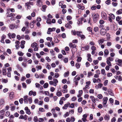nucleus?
<instances>
[{
    "label": "nucleus",
    "mask_w": 122,
    "mask_h": 122,
    "mask_svg": "<svg viewBox=\"0 0 122 122\" xmlns=\"http://www.w3.org/2000/svg\"><path fill=\"white\" fill-rule=\"evenodd\" d=\"M87 29L89 32H92V29L91 27H88L87 28Z\"/></svg>",
    "instance_id": "obj_47"
},
{
    "label": "nucleus",
    "mask_w": 122,
    "mask_h": 122,
    "mask_svg": "<svg viewBox=\"0 0 122 122\" xmlns=\"http://www.w3.org/2000/svg\"><path fill=\"white\" fill-rule=\"evenodd\" d=\"M49 98L48 97H46L44 99V101L46 102H48L49 100Z\"/></svg>",
    "instance_id": "obj_37"
},
{
    "label": "nucleus",
    "mask_w": 122,
    "mask_h": 122,
    "mask_svg": "<svg viewBox=\"0 0 122 122\" xmlns=\"http://www.w3.org/2000/svg\"><path fill=\"white\" fill-rule=\"evenodd\" d=\"M54 50L57 52L58 53L59 52V49L57 47H55L54 49Z\"/></svg>",
    "instance_id": "obj_50"
},
{
    "label": "nucleus",
    "mask_w": 122,
    "mask_h": 122,
    "mask_svg": "<svg viewBox=\"0 0 122 122\" xmlns=\"http://www.w3.org/2000/svg\"><path fill=\"white\" fill-rule=\"evenodd\" d=\"M65 26L66 27L68 28H71V25H70L69 23H68L65 25Z\"/></svg>",
    "instance_id": "obj_23"
},
{
    "label": "nucleus",
    "mask_w": 122,
    "mask_h": 122,
    "mask_svg": "<svg viewBox=\"0 0 122 122\" xmlns=\"http://www.w3.org/2000/svg\"><path fill=\"white\" fill-rule=\"evenodd\" d=\"M109 16L112 19H114L115 18V16L114 15L112 14H110L109 15Z\"/></svg>",
    "instance_id": "obj_36"
},
{
    "label": "nucleus",
    "mask_w": 122,
    "mask_h": 122,
    "mask_svg": "<svg viewBox=\"0 0 122 122\" xmlns=\"http://www.w3.org/2000/svg\"><path fill=\"white\" fill-rule=\"evenodd\" d=\"M15 27V25L12 24L10 25L9 26V28L11 29H13Z\"/></svg>",
    "instance_id": "obj_17"
},
{
    "label": "nucleus",
    "mask_w": 122,
    "mask_h": 122,
    "mask_svg": "<svg viewBox=\"0 0 122 122\" xmlns=\"http://www.w3.org/2000/svg\"><path fill=\"white\" fill-rule=\"evenodd\" d=\"M77 7L79 9L83 10L85 9V7L83 6H81V4H78L77 5Z\"/></svg>",
    "instance_id": "obj_8"
},
{
    "label": "nucleus",
    "mask_w": 122,
    "mask_h": 122,
    "mask_svg": "<svg viewBox=\"0 0 122 122\" xmlns=\"http://www.w3.org/2000/svg\"><path fill=\"white\" fill-rule=\"evenodd\" d=\"M81 59L82 58L81 57H78L76 61L78 62H80L81 61Z\"/></svg>",
    "instance_id": "obj_42"
},
{
    "label": "nucleus",
    "mask_w": 122,
    "mask_h": 122,
    "mask_svg": "<svg viewBox=\"0 0 122 122\" xmlns=\"http://www.w3.org/2000/svg\"><path fill=\"white\" fill-rule=\"evenodd\" d=\"M107 91L110 95L112 96H114V94L112 92V90L110 89H108L107 90Z\"/></svg>",
    "instance_id": "obj_10"
},
{
    "label": "nucleus",
    "mask_w": 122,
    "mask_h": 122,
    "mask_svg": "<svg viewBox=\"0 0 122 122\" xmlns=\"http://www.w3.org/2000/svg\"><path fill=\"white\" fill-rule=\"evenodd\" d=\"M15 16V15L13 13H11L9 14V15H7V17H10L11 16L12 17H14Z\"/></svg>",
    "instance_id": "obj_35"
},
{
    "label": "nucleus",
    "mask_w": 122,
    "mask_h": 122,
    "mask_svg": "<svg viewBox=\"0 0 122 122\" xmlns=\"http://www.w3.org/2000/svg\"><path fill=\"white\" fill-rule=\"evenodd\" d=\"M46 40L48 41H50V42H51L52 41V38L51 37H48L46 38Z\"/></svg>",
    "instance_id": "obj_59"
},
{
    "label": "nucleus",
    "mask_w": 122,
    "mask_h": 122,
    "mask_svg": "<svg viewBox=\"0 0 122 122\" xmlns=\"http://www.w3.org/2000/svg\"><path fill=\"white\" fill-rule=\"evenodd\" d=\"M37 46V44L36 42H34L32 43L31 46V47L32 48H34L36 47Z\"/></svg>",
    "instance_id": "obj_20"
},
{
    "label": "nucleus",
    "mask_w": 122,
    "mask_h": 122,
    "mask_svg": "<svg viewBox=\"0 0 122 122\" xmlns=\"http://www.w3.org/2000/svg\"><path fill=\"white\" fill-rule=\"evenodd\" d=\"M99 18V15L98 13L95 14L93 16V20L94 23H96Z\"/></svg>",
    "instance_id": "obj_2"
},
{
    "label": "nucleus",
    "mask_w": 122,
    "mask_h": 122,
    "mask_svg": "<svg viewBox=\"0 0 122 122\" xmlns=\"http://www.w3.org/2000/svg\"><path fill=\"white\" fill-rule=\"evenodd\" d=\"M48 83H46L44 84L43 85V87L45 88H47L48 87Z\"/></svg>",
    "instance_id": "obj_30"
},
{
    "label": "nucleus",
    "mask_w": 122,
    "mask_h": 122,
    "mask_svg": "<svg viewBox=\"0 0 122 122\" xmlns=\"http://www.w3.org/2000/svg\"><path fill=\"white\" fill-rule=\"evenodd\" d=\"M69 115V114L68 112H66L64 115V117H68Z\"/></svg>",
    "instance_id": "obj_60"
},
{
    "label": "nucleus",
    "mask_w": 122,
    "mask_h": 122,
    "mask_svg": "<svg viewBox=\"0 0 122 122\" xmlns=\"http://www.w3.org/2000/svg\"><path fill=\"white\" fill-rule=\"evenodd\" d=\"M82 108L81 107H79L78 109V112L80 113L82 112Z\"/></svg>",
    "instance_id": "obj_24"
},
{
    "label": "nucleus",
    "mask_w": 122,
    "mask_h": 122,
    "mask_svg": "<svg viewBox=\"0 0 122 122\" xmlns=\"http://www.w3.org/2000/svg\"><path fill=\"white\" fill-rule=\"evenodd\" d=\"M94 30L95 32H96L98 31V28L97 27H95L94 28Z\"/></svg>",
    "instance_id": "obj_64"
},
{
    "label": "nucleus",
    "mask_w": 122,
    "mask_h": 122,
    "mask_svg": "<svg viewBox=\"0 0 122 122\" xmlns=\"http://www.w3.org/2000/svg\"><path fill=\"white\" fill-rule=\"evenodd\" d=\"M22 87L23 88L26 89V84L24 82H23L22 83Z\"/></svg>",
    "instance_id": "obj_32"
},
{
    "label": "nucleus",
    "mask_w": 122,
    "mask_h": 122,
    "mask_svg": "<svg viewBox=\"0 0 122 122\" xmlns=\"http://www.w3.org/2000/svg\"><path fill=\"white\" fill-rule=\"evenodd\" d=\"M50 52L51 53V54L52 55L54 56L55 55V52L53 50L51 49L50 51Z\"/></svg>",
    "instance_id": "obj_56"
},
{
    "label": "nucleus",
    "mask_w": 122,
    "mask_h": 122,
    "mask_svg": "<svg viewBox=\"0 0 122 122\" xmlns=\"http://www.w3.org/2000/svg\"><path fill=\"white\" fill-rule=\"evenodd\" d=\"M91 49L92 51H95L96 50V48L95 46H92L91 47Z\"/></svg>",
    "instance_id": "obj_62"
},
{
    "label": "nucleus",
    "mask_w": 122,
    "mask_h": 122,
    "mask_svg": "<svg viewBox=\"0 0 122 122\" xmlns=\"http://www.w3.org/2000/svg\"><path fill=\"white\" fill-rule=\"evenodd\" d=\"M82 34L81 31H77L76 33V35L78 37H80Z\"/></svg>",
    "instance_id": "obj_19"
},
{
    "label": "nucleus",
    "mask_w": 122,
    "mask_h": 122,
    "mask_svg": "<svg viewBox=\"0 0 122 122\" xmlns=\"http://www.w3.org/2000/svg\"><path fill=\"white\" fill-rule=\"evenodd\" d=\"M80 37L81 39L82 40H83L85 38V37L82 34Z\"/></svg>",
    "instance_id": "obj_54"
},
{
    "label": "nucleus",
    "mask_w": 122,
    "mask_h": 122,
    "mask_svg": "<svg viewBox=\"0 0 122 122\" xmlns=\"http://www.w3.org/2000/svg\"><path fill=\"white\" fill-rule=\"evenodd\" d=\"M42 4L41 3V0H37V5L38 6H40Z\"/></svg>",
    "instance_id": "obj_25"
},
{
    "label": "nucleus",
    "mask_w": 122,
    "mask_h": 122,
    "mask_svg": "<svg viewBox=\"0 0 122 122\" xmlns=\"http://www.w3.org/2000/svg\"><path fill=\"white\" fill-rule=\"evenodd\" d=\"M80 79V76L78 77L77 75L73 79V82L75 83L76 86L78 85V81Z\"/></svg>",
    "instance_id": "obj_1"
},
{
    "label": "nucleus",
    "mask_w": 122,
    "mask_h": 122,
    "mask_svg": "<svg viewBox=\"0 0 122 122\" xmlns=\"http://www.w3.org/2000/svg\"><path fill=\"white\" fill-rule=\"evenodd\" d=\"M69 46L70 47L73 48H76V45L75 44H72L71 43H69Z\"/></svg>",
    "instance_id": "obj_11"
},
{
    "label": "nucleus",
    "mask_w": 122,
    "mask_h": 122,
    "mask_svg": "<svg viewBox=\"0 0 122 122\" xmlns=\"http://www.w3.org/2000/svg\"><path fill=\"white\" fill-rule=\"evenodd\" d=\"M105 71L104 69H102L101 70V73L104 75H106V74L105 73Z\"/></svg>",
    "instance_id": "obj_33"
},
{
    "label": "nucleus",
    "mask_w": 122,
    "mask_h": 122,
    "mask_svg": "<svg viewBox=\"0 0 122 122\" xmlns=\"http://www.w3.org/2000/svg\"><path fill=\"white\" fill-rule=\"evenodd\" d=\"M72 17L70 15L66 17L67 20V21H69L72 19Z\"/></svg>",
    "instance_id": "obj_40"
},
{
    "label": "nucleus",
    "mask_w": 122,
    "mask_h": 122,
    "mask_svg": "<svg viewBox=\"0 0 122 122\" xmlns=\"http://www.w3.org/2000/svg\"><path fill=\"white\" fill-rule=\"evenodd\" d=\"M6 38V36L5 35L3 34L1 36V39L0 41V42L3 43H5L4 40Z\"/></svg>",
    "instance_id": "obj_5"
},
{
    "label": "nucleus",
    "mask_w": 122,
    "mask_h": 122,
    "mask_svg": "<svg viewBox=\"0 0 122 122\" xmlns=\"http://www.w3.org/2000/svg\"><path fill=\"white\" fill-rule=\"evenodd\" d=\"M68 58L67 57H66L64 60V61L65 63H67L68 62Z\"/></svg>",
    "instance_id": "obj_48"
},
{
    "label": "nucleus",
    "mask_w": 122,
    "mask_h": 122,
    "mask_svg": "<svg viewBox=\"0 0 122 122\" xmlns=\"http://www.w3.org/2000/svg\"><path fill=\"white\" fill-rule=\"evenodd\" d=\"M68 107V104H66L64 105V106L62 107V109H67Z\"/></svg>",
    "instance_id": "obj_51"
},
{
    "label": "nucleus",
    "mask_w": 122,
    "mask_h": 122,
    "mask_svg": "<svg viewBox=\"0 0 122 122\" xmlns=\"http://www.w3.org/2000/svg\"><path fill=\"white\" fill-rule=\"evenodd\" d=\"M109 54V51L108 50L106 49L104 51V56H107Z\"/></svg>",
    "instance_id": "obj_13"
},
{
    "label": "nucleus",
    "mask_w": 122,
    "mask_h": 122,
    "mask_svg": "<svg viewBox=\"0 0 122 122\" xmlns=\"http://www.w3.org/2000/svg\"><path fill=\"white\" fill-rule=\"evenodd\" d=\"M5 111V109H3L0 111V115H3Z\"/></svg>",
    "instance_id": "obj_16"
},
{
    "label": "nucleus",
    "mask_w": 122,
    "mask_h": 122,
    "mask_svg": "<svg viewBox=\"0 0 122 122\" xmlns=\"http://www.w3.org/2000/svg\"><path fill=\"white\" fill-rule=\"evenodd\" d=\"M80 65L81 64L78 62L76 63L75 64V66L77 69H79L80 68Z\"/></svg>",
    "instance_id": "obj_28"
},
{
    "label": "nucleus",
    "mask_w": 122,
    "mask_h": 122,
    "mask_svg": "<svg viewBox=\"0 0 122 122\" xmlns=\"http://www.w3.org/2000/svg\"><path fill=\"white\" fill-rule=\"evenodd\" d=\"M121 17H120L119 16H117L116 17V21H119L121 19Z\"/></svg>",
    "instance_id": "obj_63"
},
{
    "label": "nucleus",
    "mask_w": 122,
    "mask_h": 122,
    "mask_svg": "<svg viewBox=\"0 0 122 122\" xmlns=\"http://www.w3.org/2000/svg\"><path fill=\"white\" fill-rule=\"evenodd\" d=\"M101 16L103 19L104 20H107V17L106 14L104 11H102L101 13Z\"/></svg>",
    "instance_id": "obj_3"
},
{
    "label": "nucleus",
    "mask_w": 122,
    "mask_h": 122,
    "mask_svg": "<svg viewBox=\"0 0 122 122\" xmlns=\"http://www.w3.org/2000/svg\"><path fill=\"white\" fill-rule=\"evenodd\" d=\"M25 111L26 114L30 115L31 114V112L30 109H29L27 107H26L25 108Z\"/></svg>",
    "instance_id": "obj_6"
},
{
    "label": "nucleus",
    "mask_w": 122,
    "mask_h": 122,
    "mask_svg": "<svg viewBox=\"0 0 122 122\" xmlns=\"http://www.w3.org/2000/svg\"><path fill=\"white\" fill-rule=\"evenodd\" d=\"M14 93L13 92H12L10 93L9 95V96L10 99L13 98L14 97Z\"/></svg>",
    "instance_id": "obj_14"
},
{
    "label": "nucleus",
    "mask_w": 122,
    "mask_h": 122,
    "mask_svg": "<svg viewBox=\"0 0 122 122\" xmlns=\"http://www.w3.org/2000/svg\"><path fill=\"white\" fill-rule=\"evenodd\" d=\"M90 97L92 101L95 103V98L94 96H90Z\"/></svg>",
    "instance_id": "obj_21"
},
{
    "label": "nucleus",
    "mask_w": 122,
    "mask_h": 122,
    "mask_svg": "<svg viewBox=\"0 0 122 122\" xmlns=\"http://www.w3.org/2000/svg\"><path fill=\"white\" fill-rule=\"evenodd\" d=\"M107 60H108L110 61H112L113 60V59L111 57H110L107 58Z\"/></svg>",
    "instance_id": "obj_43"
},
{
    "label": "nucleus",
    "mask_w": 122,
    "mask_h": 122,
    "mask_svg": "<svg viewBox=\"0 0 122 122\" xmlns=\"http://www.w3.org/2000/svg\"><path fill=\"white\" fill-rule=\"evenodd\" d=\"M104 119L108 121L109 119V115H105L104 117Z\"/></svg>",
    "instance_id": "obj_27"
},
{
    "label": "nucleus",
    "mask_w": 122,
    "mask_h": 122,
    "mask_svg": "<svg viewBox=\"0 0 122 122\" xmlns=\"http://www.w3.org/2000/svg\"><path fill=\"white\" fill-rule=\"evenodd\" d=\"M26 83L28 84H30L31 82L30 79H27L26 81Z\"/></svg>",
    "instance_id": "obj_49"
},
{
    "label": "nucleus",
    "mask_w": 122,
    "mask_h": 122,
    "mask_svg": "<svg viewBox=\"0 0 122 122\" xmlns=\"http://www.w3.org/2000/svg\"><path fill=\"white\" fill-rule=\"evenodd\" d=\"M6 27L5 26H3L1 27V30L2 31H5L6 30Z\"/></svg>",
    "instance_id": "obj_31"
},
{
    "label": "nucleus",
    "mask_w": 122,
    "mask_h": 122,
    "mask_svg": "<svg viewBox=\"0 0 122 122\" xmlns=\"http://www.w3.org/2000/svg\"><path fill=\"white\" fill-rule=\"evenodd\" d=\"M108 99L107 97H105L103 98V102H107Z\"/></svg>",
    "instance_id": "obj_45"
},
{
    "label": "nucleus",
    "mask_w": 122,
    "mask_h": 122,
    "mask_svg": "<svg viewBox=\"0 0 122 122\" xmlns=\"http://www.w3.org/2000/svg\"><path fill=\"white\" fill-rule=\"evenodd\" d=\"M107 32L106 29H101L100 31L101 35L102 36L105 35Z\"/></svg>",
    "instance_id": "obj_4"
},
{
    "label": "nucleus",
    "mask_w": 122,
    "mask_h": 122,
    "mask_svg": "<svg viewBox=\"0 0 122 122\" xmlns=\"http://www.w3.org/2000/svg\"><path fill=\"white\" fill-rule=\"evenodd\" d=\"M88 76L87 77H89L90 76L92 75V73L91 71L89 72L88 73Z\"/></svg>",
    "instance_id": "obj_58"
},
{
    "label": "nucleus",
    "mask_w": 122,
    "mask_h": 122,
    "mask_svg": "<svg viewBox=\"0 0 122 122\" xmlns=\"http://www.w3.org/2000/svg\"><path fill=\"white\" fill-rule=\"evenodd\" d=\"M4 99H1L0 101V105H2L4 104Z\"/></svg>",
    "instance_id": "obj_44"
},
{
    "label": "nucleus",
    "mask_w": 122,
    "mask_h": 122,
    "mask_svg": "<svg viewBox=\"0 0 122 122\" xmlns=\"http://www.w3.org/2000/svg\"><path fill=\"white\" fill-rule=\"evenodd\" d=\"M25 38L26 39L29 40L30 39V38L29 36V35H26L25 36Z\"/></svg>",
    "instance_id": "obj_52"
},
{
    "label": "nucleus",
    "mask_w": 122,
    "mask_h": 122,
    "mask_svg": "<svg viewBox=\"0 0 122 122\" xmlns=\"http://www.w3.org/2000/svg\"><path fill=\"white\" fill-rule=\"evenodd\" d=\"M46 23L48 24H51V19L49 18L46 21Z\"/></svg>",
    "instance_id": "obj_38"
},
{
    "label": "nucleus",
    "mask_w": 122,
    "mask_h": 122,
    "mask_svg": "<svg viewBox=\"0 0 122 122\" xmlns=\"http://www.w3.org/2000/svg\"><path fill=\"white\" fill-rule=\"evenodd\" d=\"M2 81L5 83H6L7 82L8 80L7 79H2Z\"/></svg>",
    "instance_id": "obj_61"
},
{
    "label": "nucleus",
    "mask_w": 122,
    "mask_h": 122,
    "mask_svg": "<svg viewBox=\"0 0 122 122\" xmlns=\"http://www.w3.org/2000/svg\"><path fill=\"white\" fill-rule=\"evenodd\" d=\"M93 63L95 65H97L98 64V60H94L93 61Z\"/></svg>",
    "instance_id": "obj_55"
},
{
    "label": "nucleus",
    "mask_w": 122,
    "mask_h": 122,
    "mask_svg": "<svg viewBox=\"0 0 122 122\" xmlns=\"http://www.w3.org/2000/svg\"><path fill=\"white\" fill-rule=\"evenodd\" d=\"M111 0H107L105 1V3L107 5H109L111 4Z\"/></svg>",
    "instance_id": "obj_39"
},
{
    "label": "nucleus",
    "mask_w": 122,
    "mask_h": 122,
    "mask_svg": "<svg viewBox=\"0 0 122 122\" xmlns=\"http://www.w3.org/2000/svg\"><path fill=\"white\" fill-rule=\"evenodd\" d=\"M62 93L59 91H58L56 93V95L58 97H60L62 95Z\"/></svg>",
    "instance_id": "obj_22"
},
{
    "label": "nucleus",
    "mask_w": 122,
    "mask_h": 122,
    "mask_svg": "<svg viewBox=\"0 0 122 122\" xmlns=\"http://www.w3.org/2000/svg\"><path fill=\"white\" fill-rule=\"evenodd\" d=\"M28 100L30 104H31L32 102V100L31 97H30L29 98H28Z\"/></svg>",
    "instance_id": "obj_46"
},
{
    "label": "nucleus",
    "mask_w": 122,
    "mask_h": 122,
    "mask_svg": "<svg viewBox=\"0 0 122 122\" xmlns=\"http://www.w3.org/2000/svg\"><path fill=\"white\" fill-rule=\"evenodd\" d=\"M69 74V72L68 71L67 72H65L64 74V76L65 77L68 76Z\"/></svg>",
    "instance_id": "obj_29"
},
{
    "label": "nucleus",
    "mask_w": 122,
    "mask_h": 122,
    "mask_svg": "<svg viewBox=\"0 0 122 122\" xmlns=\"http://www.w3.org/2000/svg\"><path fill=\"white\" fill-rule=\"evenodd\" d=\"M70 92L71 94H74L75 93V90L73 89L71 90L70 91Z\"/></svg>",
    "instance_id": "obj_53"
},
{
    "label": "nucleus",
    "mask_w": 122,
    "mask_h": 122,
    "mask_svg": "<svg viewBox=\"0 0 122 122\" xmlns=\"http://www.w3.org/2000/svg\"><path fill=\"white\" fill-rule=\"evenodd\" d=\"M42 9L44 10H42V11L44 12H45V11L47 7L46 5H43L42 6Z\"/></svg>",
    "instance_id": "obj_34"
},
{
    "label": "nucleus",
    "mask_w": 122,
    "mask_h": 122,
    "mask_svg": "<svg viewBox=\"0 0 122 122\" xmlns=\"http://www.w3.org/2000/svg\"><path fill=\"white\" fill-rule=\"evenodd\" d=\"M105 41L104 39L102 38L99 40L98 41V42L99 44L101 45Z\"/></svg>",
    "instance_id": "obj_9"
},
{
    "label": "nucleus",
    "mask_w": 122,
    "mask_h": 122,
    "mask_svg": "<svg viewBox=\"0 0 122 122\" xmlns=\"http://www.w3.org/2000/svg\"><path fill=\"white\" fill-rule=\"evenodd\" d=\"M18 54L20 56H23L24 53L21 51H19L18 52Z\"/></svg>",
    "instance_id": "obj_41"
},
{
    "label": "nucleus",
    "mask_w": 122,
    "mask_h": 122,
    "mask_svg": "<svg viewBox=\"0 0 122 122\" xmlns=\"http://www.w3.org/2000/svg\"><path fill=\"white\" fill-rule=\"evenodd\" d=\"M61 2H59V6H61V8H65L66 7V5H60Z\"/></svg>",
    "instance_id": "obj_18"
},
{
    "label": "nucleus",
    "mask_w": 122,
    "mask_h": 122,
    "mask_svg": "<svg viewBox=\"0 0 122 122\" xmlns=\"http://www.w3.org/2000/svg\"><path fill=\"white\" fill-rule=\"evenodd\" d=\"M2 71L3 75H6L7 74L6 70L4 68V67H3L2 69Z\"/></svg>",
    "instance_id": "obj_12"
},
{
    "label": "nucleus",
    "mask_w": 122,
    "mask_h": 122,
    "mask_svg": "<svg viewBox=\"0 0 122 122\" xmlns=\"http://www.w3.org/2000/svg\"><path fill=\"white\" fill-rule=\"evenodd\" d=\"M17 67L18 69L21 72H22L23 71V69L19 65H17L16 66Z\"/></svg>",
    "instance_id": "obj_15"
},
{
    "label": "nucleus",
    "mask_w": 122,
    "mask_h": 122,
    "mask_svg": "<svg viewBox=\"0 0 122 122\" xmlns=\"http://www.w3.org/2000/svg\"><path fill=\"white\" fill-rule=\"evenodd\" d=\"M116 13L118 15L121 14L122 13V9H120L117 11Z\"/></svg>",
    "instance_id": "obj_26"
},
{
    "label": "nucleus",
    "mask_w": 122,
    "mask_h": 122,
    "mask_svg": "<svg viewBox=\"0 0 122 122\" xmlns=\"http://www.w3.org/2000/svg\"><path fill=\"white\" fill-rule=\"evenodd\" d=\"M107 64L110 66H111V62H110V61L107 60Z\"/></svg>",
    "instance_id": "obj_57"
},
{
    "label": "nucleus",
    "mask_w": 122,
    "mask_h": 122,
    "mask_svg": "<svg viewBox=\"0 0 122 122\" xmlns=\"http://www.w3.org/2000/svg\"><path fill=\"white\" fill-rule=\"evenodd\" d=\"M89 46L88 45L85 47H82L81 48V50L84 51L85 50L87 51L89 49Z\"/></svg>",
    "instance_id": "obj_7"
}]
</instances>
